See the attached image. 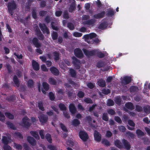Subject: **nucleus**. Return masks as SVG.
Here are the masks:
<instances>
[{"instance_id":"3","label":"nucleus","mask_w":150,"mask_h":150,"mask_svg":"<svg viewBox=\"0 0 150 150\" xmlns=\"http://www.w3.org/2000/svg\"><path fill=\"white\" fill-rule=\"evenodd\" d=\"M96 36V34L94 33H92L89 34L85 35L83 37L85 41L88 43H91L92 41Z\"/></svg>"},{"instance_id":"35","label":"nucleus","mask_w":150,"mask_h":150,"mask_svg":"<svg viewBox=\"0 0 150 150\" xmlns=\"http://www.w3.org/2000/svg\"><path fill=\"white\" fill-rule=\"evenodd\" d=\"M14 147L16 148L17 149L19 150H21L22 149V146L20 144H17L14 143Z\"/></svg>"},{"instance_id":"41","label":"nucleus","mask_w":150,"mask_h":150,"mask_svg":"<svg viewBox=\"0 0 150 150\" xmlns=\"http://www.w3.org/2000/svg\"><path fill=\"white\" fill-rule=\"evenodd\" d=\"M73 35L76 37H81L82 35V34L77 32H74L73 34Z\"/></svg>"},{"instance_id":"16","label":"nucleus","mask_w":150,"mask_h":150,"mask_svg":"<svg viewBox=\"0 0 150 150\" xmlns=\"http://www.w3.org/2000/svg\"><path fill=\"white\" fill-rule=\"evenodd\" d=\"M128 123L130 126H132V127H131L129 126H128L127 128L128 129L131 130H132L134 129V127L135 126V124L131 120H129L128 121Z\"/></svg>"},{"instance_id":"8","label":"nucleus","mask_w":150,"mask_h":150,"mask_svg":"<svg viewBox=\"0 0 150 150\" xmlns=\"http://www.w3.org/2000/svg\"><path fill=\"white\" fill-rule=\"evenodd\" d=\"M121 82L122 84L126 85L128 84L131 80V78L128 76H125L121 79Z\"/></svg>"},{"instance_id":"48","label":"nucleus","mask_w":150,"mask_h":150,"mask_svg":"<svg viewBox=\"0 0 150 150\" xmlns=\"http://www.w3.org/2000/svg\"><path fill=\"white\" fill-rule=\"evenodd\" d=\"M70 73L72 77H74L76 75V71L73 69H70Z\"/></svg>"},{"instance_id":"60","label":"nucleus","mask_w":150,"mask_h":150,"mask_svg":"<svg viewBox=\"0 0 150 150\" xmlns=\"http://www.w3.org/2000/svg\"><path fill=\"white\" fill-rule=\"evenodd\" d=\"M107 112L109 114L112 115H114L115 113V111L112 109L108 110Z\"/></svg>"},{"instance_id":"31","label":"nucleus","mask_w":150,"mask_h":150,"mask_svg":"<svg viewBox=\"0 0 150 150\" xmlns=\"http://www.w3.org/2000/svg\"><path fill=\"white\" fill-rule=\"evenodd\" d=\"M107 24L106 23H101L99 26V28L101 29H104L107 26Z\"/></svg>"},{"instance_id":"58","label":"nucleus","mask_w":150,"mask_h":150,"mask_svg":"<svg viewBox=\"0 0 150 150\" xmlns=\"http://www.w3.org/2000/svg\"><path fill=\"white\" fill-rule=\"evenodd\" d=\"M5 116L0 111V120L3 121L5 120Z\"/></svg>"},{"instance_id":"64","label":"nucleus","mask_w":150,"mask_h":150,"mask_svg":"<svg viewBox=\"0 0 150 150\" xmlns=\"http://www.w3.org/2000/svg\"><path fill=\"white\" fill-rule=\"evenodd\" d=\"M49 96L51 100H53L54 99V94L52 92L49 93Z\"/></svg>"},{"instance_id":"20","label":"nucleus","mask_w":150,"mask_h":150,"mask_svg":"<svg viewBox=\"0 0 150 150\" xmlns=\"http://www.w3.org/2000/svg\"><path fill=\"white\" fill-rule=\"evenodd\" d=\"M105 14L104 11H102L100 13L96 14L93 15V17L96 19L102 18L103 17Z\"/></svg>"},{"instance_id":"17","label":"nucleus","mask_w":150,"mask_h":150,"mask_svg":"<svg viewBox=\"0 0 150 150\" xmlns=\"http://www.w3.org/2000/svg\"><path fill=\"white\" fill-rule=\"evenodd\" d=\"M96 20L95 19H91L89 20H87V22H83V23L84 24H86V25H91L93 26L94 25L95 23L96 22Z\"/></svg>"},{"instance_id":"19","label":"nucleus","mask_w":150,"mask_h":150,"mask_svg":"<svg viewBox=\"0 0 150 150\" xmlns=\"http://www.w3.org/2000/svg\"><path fill=\"white\" fill-rule=\"evenodd\" d=\"M27 140L29 143L33 146L35 144L36 142L35 139L30 136H28L27 138Z\"/></svg>"},{"instance_id":"51","label":"nucleus","mask_w":150,"mask_h":150,"mask_svg":"<svg viewBox=\"0 0 150 150\" xmlns=\"http://www.w3.org/2000/svg\"><path fill=\"white\" fill-rule=\"evenodd\" d=\"M59 107L60 109L62 110H65L66 109V107L63 104H60L59 105Z\"/></svg>"},{"instance_id":"24","label":"nucleus","mask_w":150,"mask_h":150,"mask_svg":"<svg viewBox=\"0 0 150 150\" xmlns=\"http://www.w3.org/2000/svg\"><path fill=\"white\" fill-rule=\"evenodd\" d=\"M38 40L36 38H34L32 40V42L35 46L36 47H39L40 45V44L38 42Z\"/></svg>"},{"instance_id":"32","label":"nucleus","mask_w":150,"mask_h":150,"mask_svg":"<svg viewBox=\"0 0 150 150\" xmlns=\"http://www.w3.org/2000/svg\"><path fill=\"white\" fill-rule=\"evenodd\" d=\"M72 123V125L75 126H77L80 124L79 121L76 119H75L73 120Z\"/></svg>"},{"instance_id":"11","label":"nucleus","mask_w":150,"mask_h":150,"mask_svg":"<svg viewBox=\"0 0 150 150\" xmlns=\"http://www.w3.org/2000/svg\"><path fill=\"white\" fill-rule=\"evenodd\" d=\"M39 26L41 30L44 33H46L47 34H49L50 32L47 27L44 24L40 23Z\"/></svg>"},{"instance_id":"2","label":"nucleus","mask_w":150,"mask_h":150,"mask_svg":"<svg viewBox=\"0 0 150 150\" xmlns=\"http://www.w3.org/2000/svg\"><path fill=\"white\" fill-rule=\"evenodd\" d=\"M96 36V34L94 33H92L89 34L85 35L83 37L85 41L88 43H91L92 41Z\"/></svg>"},{"instance_id":"9","label":"nucleus","mask_w":150,"mask_h":150,"mask_svg":"<svg viewBox=\"0 0 150 150\" xmlns=\"http://www.w3.org/2000/svg\"><path fill=\"white\" fill-rule=\"evenodd\" d=\"M11 136L10 135H7L6 136H4L2 137V143L5 145H7L9 142H11Z\"/></svg>"},{"instance_id":"52","label":"nucleus","mask_w":150,"mask_h":150,"mask_svg":"<svg viewBox=\"0 0 150 150\" xmlns=\"http://www.w3.org/2000/svg\"><path fill=\"white\" fill-rule=\"evenodd\" d=\"M69 83L70 84H71L73 86H74V87L75 88H77L79 86V84H76L71 80H70L69 81Z\"/></svg>"},{"instance_id":"59","label":"nucleus","mask_w":150,"mask_h":150,"mask_svg":"<svg viewBox=\"0 0 150 150\" xmlns=\"http://www.w3.org/2000/svg\"><path fill=\"white\" fill-rule=\"evenodd\" d=\"M67 144L70 146H73L74 143L71 140H69L66 142Z\"/></svg>"},{"instance_id":"39","label":"nucleus","mask_w":150,"mask_h":150,"mask_svg":"<svg viewBox=\"0 0 150 150\" xmlns=\"http://www.w3.org/2000/svg\"><path fill=\"white\" fill-rule=\"evenodd\" d=\"M102 143L106 146H109L110 145V143L109 141L105 139H103L102 140Z\"/></svg>"},{"instance_id":"1","label":"nucleus","mask_w":150,"mask_h":150,"mask_svg":"<svg viewBox=\"0 0 150 150\" xmlns=\"http://www.w3.org/2000/svg\"><path fill=\"white\" fill-rule=\"evenodd\" d=\"M83 50L85 55L87 57L93 56L95 54H97L98 56L100 58L103 57L104 56L103 54L100 52L99 50H98L89 51L83 49Z\"/></svg>"},{"instance_id":"5","label":"nucleus","mask_w":150,"mask_h":150,"mask_svg":"<svg viewBox=\"0 0 150 150\" xmlns=\"http://www.w3.org/2000/svg\"><path fill=\"white\" fill-rule=\"evenodd\" d=\"M30 119L27 117H25L22 119V122L20 124V125L25 127H28L30 126V123L29 122Z\"/></svg>"},{"instance_id":"28","label":"nucleus","mask_w":150,"mask_h":150,"mask_svg":"<svg viewBox=\"0 0 150 150\" xmlns=\"http://www.w3.org/2000/svg\"><path fill=\"white\" fill-rule=\"evenodd\" d=\"M125 106L127 108L132 110L134 108V106L132 103H127L125 104Z\"/></svg>"},{"instance_id":"27","label":"nucleus","mask_w":150,"mask_h":150,"mask_svg":"<svg viewBox=\"0 0 150 150\" xmlns=\"http://www.w3.org/2000/svg\"><path fill=\"white\" fill-rule=\"evenodd\" d=\"M98 85L101 87H104L106 85L105 82V80L102 79L99 80L98 81Z\"/></svg>"},{"instance_id":"7","label":"nucleus","mask_w":150,"mask_h":150,"mask_svg":"<svg viewBox=\"0 0 150 150\" xmlns=\"http://www.w3.org/2000/svg\"><path fill=\"white\" fill-rule=\"evenodd\" d=\"M74 53L75 55L78 58H82L83 57L82 51L79 48L75 49L74 50Z\"/></svg>"},{"instance_id":"12","label":"nucleus","mask_w":150,"mask_h":150,"mask_svg":"<svg viewBox=\"0 0 150 150\" xmlns=\"http://www.w3.org/2000/svg\"><path fill=\"white\" fill-rule=\"evenodd\" d=\"M95 139L97 142H99L101 139V135L98 132L95 131L94 134Z\"/></svg>"},{"instance_id":"50","label":"nucleus","mask_w":150,"mask_h":150,"mask_svg":"<svg viewBox=\"0 0 150 150\" xmlns=\"http://www.w3.org/2000/svg\"><path fill=\"white\" fill-rule=\"evenodd\" d=\"M47 140L50 143L52 142V139L50 135L49 134H47L45 137Z\"/></svg>"},{"instance_id":"46","label":"nucleus","mask_w":150,"mask_h":150,"mask_svg":"<svg viewBox=\"0 0 150 150\" xmlns=\"http://www.w3.org/2000/svg\"><path fill=\"white\" fill-rule=\"evenodd\" d=\"M54 59L55 60H58L59 59V54L56 52H54Z\"/></svg>"},{"instance_id":"38","label":"nucleus","mask_w":150,"mask_h":150,"mask_svg":"<svg viewBox=\"0 0 150 150\" xmlns=\"http://www.w3.org/2000/svg\"><path fill=\"white\" fill-rule=\"evenodd\" d=\"M49 83L52 85H55L56 83L55 80L52 78H50L49 79Z\"/></svg>"},{"instance_id":"33","label":"nucleus","mask_w":150,"mask_h":150,"mask_svg":"<svg viewBox=\"0 0 150 150\" xmlns=\"http://www.w3.org/2000/svg\"><path fill=\"white\" fill-rule=\"evenodd\" d=\"M13 80L15 84L17 87H18L19 86V83L18 81V79L16 76H14L13 78Z\"/></svg>"},{"instance_id":"56","label":"nucleus","mask_w":150,"mask_h":150,"mask_svg":"<svg viewBox=\"0 0 150 150\" xmlns=\"http://www.w3.org/2000/svg\"><path fill=\"white\" fill-rule=\"evenodd\" d=\"M119 129L120 131L122 132H124L126 130V128L124 126L122 125L119 126Z\"/></svg>"},{"instance_id":"49","label":"nucleus","mask_w":150,"mask_h":150,"mask_svg":"<svg viewBox=\"0 0 150 150\" xmlns=\"http://www.w3.org/2000/svg\"><path fill=\"white\" fill-rule=\"evenodd\" d=\"M138 90L137 87L133 86L131 87L130 89V91L131 92H135L137 91Z\"/></svg>"},{"instance_id":"53","label":"nucleus","mask_w":150,"mask_h":150,"mask_svg":"<svg viewBox=\"0 0 150 150\" xmlns=\"http://www.w3.org/2000/svg\"><path fill=\"white\" fill-rule=\"evenodd\" d=\"M38 107L42 111L44 110V107H43V105L41 102H40L38 103Z\"/></svg>"},{"instance_id":"14","label":"nucleus","mask_w":150,"mask_h":150,"mask_svg":"<svg viewBox=\"0 0 150 150\" xmlns=\"http://www.w3.org/2000/svg\"><path fill=\"white\" fill-rule=\"evenodd\" d=\"M122 144H123V147L127 150H129L131 146L130 144L125 139H123L122 141Z\"/></svg>"},{"instance_id":"22","label":"nucleus","mask_w":150,"mask_h":150,"mask_svg":"<svg viewBox=\"0 0 150 150\" xmlns=\"http://www.w3.org/2000/svg\"><path fill=\"white\" fill-rule=\"evenodd\" d=\"M32 66L33 69L35 70H38L39 69L40 67L38 63L36 61H33L32 63Z\"/></svg>"},{"instance_id":"42","label":"nucleus","mask_w":150,"mask_h":150,"mask_svg":"<svg viewBox=\"0 0 150 150\" xmlns=\"http://www.w3.org/2000/svg\"><path fill=\"white\" fill-rule=\"evenodd\" d=\"M67 27L70 30H74V25L71 23H68Z\"/></svg>"},{"instance_id":"30","label":"nucleus","mask_w":150,"mask_h":150,"mask_svg":"<svg viewBox=\"0 0 150 150\" xmlns=\"http://www.w3.org/2000/svg\"><path fill=\"white\" fill-rule=\"evenodd\" d=\"M136 133L139 137L142 136L144 135V132L139 129H138L136 130Z\"/></svg>"},{"instance_id":"29","label":"nucleus","mask_w":150,"mask_h":150,"mask_svg":"<svg viewBox=\"0 0 150 150\" xmlns=\"http://www.w3.org/2000/svg\"><path fill=\"white\" fill-rule=\"evenodd\" d=\"M30 134L36 139H39V136L38 134V133L36 132L31 131L30 132Z\"/></svg>"},{"instance_id":"55","label":"nucleus","mask_w":150,"mask_h":150,"mask_svg":"<svg viewBox=\"0 0 150 150\" xmlns=\"http://www.w3.org/2000/svg\"><path fill=\"white\" fill-rule=\"evenodd\" d=\"M3 148L4 150H12L11 148L8 145H4Z\"/></svg>"},{"instance_id":"13","label":"nucleus","mask_w":150,"mask_h":150,"mask_svg":"<svg viewBox=\"0 0 150 150\" xmlns=\"http://www.w3.org/2000/svg\"><path fill=\"white\" fill-rule=\"evenodd\" d=\"M35 31L36 32V34L39 37V39L40 40H42L44 36L41 33L40 30L38 26H35Z\"/></svg>"},{"instance_id":"54","label":"nucleus","mask_w":150,"mask_h":150,"mask_svg":"<svg viewBox=\"0 0 150 150\" xmlns=\"http://www.w3.org/2000/svg\"><path fill=\"white\" fill-rule=\"evenodd\" d=\"M84 101L87 103H93L91 99L89 98H86L84 99Z\"/></svg>"},{"instance_id":"34","label":"nucleus","mask_w":150,"mask_h":150,"mask_svg":"<svg viewBox=\"0 0 150 150\" xmlns=\"http://www.w3.org/2000/svg\"><path fill=\"white\" fill-rule=\"evenodd\" d=\"M144 110L146 114H149L150 112V107L148 106H146L144 108Z\"/></svg>"},{"instance_id":"40","label":"nucleus","mask_w":150,"mask_h":150,"mask_svg":"<svg viewBox=\"0 0 150 150\" xmlns=\"http://www.w3.org/2000/svg\"><path fill=\"white\" fill-rule=\"evenodd\" d=\"M76 8L75 5L74 4H73L70 6L69 9V11L70 12H72L74 11Z\"/></svg>"},{"instance_id":"43","label":"nucleus","mask_w":150,"mask_h":150,"mask_svg":"<svg viewBox=\"0 0 150 150\" xmlns=\"http://www.w3.org/2000/svg\"><path fill=\"white\" fill-rule=\"evenodd\" d=\"M114 102L111 99H109L108 100L107 102V105L108 106H112L114 105Z\"/></svg>"},{"instance_id":"61","label":"nucleus","mask_w":150,"mask_h":150,"mask_svg":"<svg viewBox=\"0 0 150 150\" xmlns=\"http://www.w3.org/2000/svg\"><path fill=\"white\" fill-rule=\"evenodd\" d=\"M84 96V93L82 91H79L78 93V96L80 98H83Z\"/></svg>"},{"instance_id":"10","label":"nucleus","mask_w":150,"mask_h":150,"mask_svg":"<svg viewBox=\"0 0 150 150\" xmlns=\"http://www.w3.org/2000/svg\"><path fill=\"white\" fill-rule=\"evenodd\" d=\"M72 59V62L75 67L76 69H79L80 67V64L79 61L74 57H73Z\"/></svg>"},{"instance_id":"6","label":"nucleus","mask_w":150,"mask_h":150,"mask_svg":"<svg viewBox=\"0 0 150 150\" xmlns=\"http://www.w3.org/2000/svg\"><path fill=\"white\" fill-rule=\"evenodd\" d=\"M79 136L80 138L83 140L85 142L87 140L88 138L87 134L84 131H81L79 132Z\"/></svg>"},{"instance_id":"4","label":"nucleus","mask_w":150,"mask_h":150,"mask_svg":"<svg viewBox=\"0 0 150 150\" xmlns=\"http://www.w3.org/2000/svg\"><path fill=\"white\" fill-rule=\"evenodd\" d=\"M7 6L10 13L12 16L13 14V11L16 8V3L14 1H12L8 4Z\"/></svg>"},{"instance_id":"37","label":"nucleus","mask_w":150,"mask_h":150,"mask_svg":"<svg viewBox=\"0 0 150 150\" xmlns=\"http://www.w3.org/2000/svg\"><path fill=\"white\" fill-rule=\"evenodd\" d=\"M14 135L15 137L17 138H18L20 139H22L23 138V136L22 134L18 132H15Z\"/></svg>"},{"instance_id":"18","label":"nucleus","mask_w":150,"mask_h":150,"mask_svg":"<svg viewBox=\"0 0 150 150\" xmlns=\"http://www.w3.org/2000/svg\"><path fill=\"white\" fill-rule=\"evenodd\" d=\"M43 88L42 89V93L45 94L46 92L44 90V89L46 91L48 90L49 88V85L46 82H43L42 84Z\"/></svg>"},{"instance_id":"44","label":"nucleus","mask_w":150,"mask_h":150,"mask_svg":"<svg viewBox=\"0 0 150 150\" xmlns=\"http://www.w3.org/2000/svg\"><path fill=\"white\" fill-rule=\"evenodd\" d=\"M115 102L117 104L120 105L121 102V100L120 97H116L115 100Z\"/></svg>"},{"instance_id":"26","label":"nucleus","mask_w":150,"mask_h":150,"mask_svg":"<svg viewBox=\"0 0 150 150\" xmlns=\"http://www.w3.org/2000/svg\"><path fill=\"white\" fill-rule=\"evenodd\" d=\"M50 70L51 72L54 74L57 75H58L59 71L55 67H52L50 68Z\"/></svg>"},{"instance_id":"15","label":"nucleus","mask_w":150,"mask_h":150,"mask_svg":"<svg viewBox=\"0 0 150 150\" xmlns=\"http://www.w3.org/2000/svg\"><path fill=\"white\" fill-rule=\"evenodd\" d=\"M40 121L42 124L45 123L47 121L48 117L44 115H40L38 117Z\"/></svg>"},{"instance_id":"63","label":"nucleus","mask_w":150,"mask_h":150,"mask_svg":"<svg viewBox=\"0 0 150 150\" xmlns=\"http://www.w3.org/2000/svg\"><path fill=\"white\" fill-rule=\"evenodd\" d=\"M143 140L144 141V142L145 144H149L150 142L148 139L147 138H143Z\"/></svg>"},{"instance_id":"45","label":"nucleus","mask_w":150,"mask_h":150,"mask_svg":"<svg viewBox=\"0 0 150 150\" xmlns=\"http://www.w3.org/2000/svg\"><path fill=\"white\" fill-rule=\"evenodd\" d=\"M5 115L9 119H12L14 118L13 115L9 112H6Z\"/></svg>"},{"instance_id":"23","label":"nucleus","mask_w":150,"mask_h":150,"mask_svg":"<svg viewBox=\"0 0 150 150\" xmlns=\"http://www.w3.org/2000/svg\"><path fill=\"white\" fill-rule=\"evenodd\" d=\"M115 145L119 148H123V145L121 143L120 141L118 140H116L115 142Z\"/></svg>"},{"instance_id":"36","label":"nucleus","mask_w":150,"mask_h":150,"mask_svg":"<svg viewBox=\"0 0 150 150\" xmlns=\"http://www.w3.org/2000/svg\"><path fill=\"white\" fill-rule=\"evenodd\" d=\"M6 124L8 125V127H10L11 128L13 129H15L16 128L13 125L9 122H7Z\"/></svg>"},{"instance_id":"62","label":"nucleus","mask_w":150,"mask_h":150,"mask_svg":"<svg viewBox=\"0 0 150 150\" xmlns=\"http://www.w3.org/2000/svg\"><path fill=\"white\" fill-rule=\"evenodd\" d=\"M33 84V81L32 80H29L28 82V86L30 87H32Z\"/></svg>"},{"instance_id":"47","label":"nucleus","mask_w":150,"mask_h":150,"mask_svg":"<svg viewBox=\"0 0 150 150\" xmlns=\"http://www.w3.org/2000/svg\"><path fill=\"white\" fill-rule=\"evenodd\" d=\"M52 39L53 40H55L57 39L58 35L57 33L56 32H53L52 34Z\"/></svg>"},{"instance_id":"21","label":"nucleus","mask_w":150,"mask_h":150,"mask_svg":"<svg viewBox=\"0 0 150 150\" xmlns=\"http://www.w3.org/2000/svg\"><path fill=\"white\" fill-rule=\"evenodd\" d=\"M70 111L72 114H74L76 112V108L75 105L73 104H70L69 106Z\"/></svg>"},{"instance_id":"57","label":"nucleus","mask_w":150,"mask_h":150,"mask_svg":"<svg viewBox=\"0 0 150 150\" xmlns=\"http://www.w3.org/2000/svg\"><path fill=\"white\" fill-rule=\"evenodd\" d=\"M60 127L65 132H67V129L65 127V126L62 123L60 124Z\"/></svg>"},{"instance_id":"25","label":"nucleus","mask_w":150,"mask_h":150,"mask_svg":"<svg viewBox=\"0 0 150 150\" xmlns=\"http://www.w3.org/2000/svg\"><path fill=\"white\" fill-rule=\"evenodd\" d=\"M90 18V16L88 15H84L82 16V20L81 21L83 25H86V24H84L83 22H86Z\"/></svg>"}]
</instances>
